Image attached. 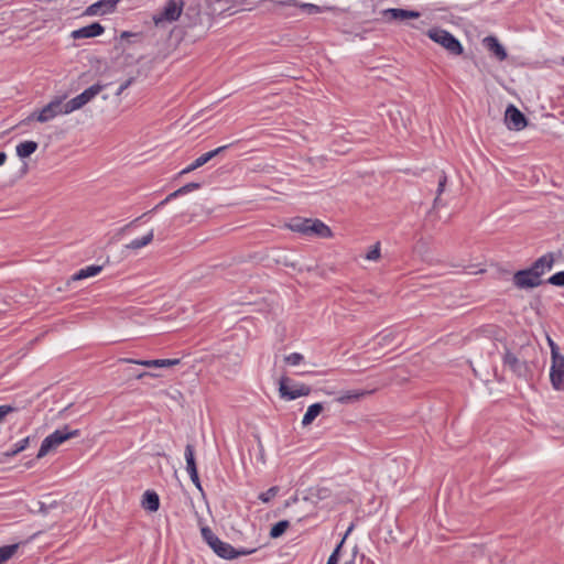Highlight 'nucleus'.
<instances>
[{
  "label": "nucleus",
  "mask_w": 564,
  "mask_h": 564,
  "mask_svg": "<svg viewBox=\"0 0 564 564\" xmlns=\"http://www.w3.org/2000/svg\"><path fill=\"white\" fill-rule=\"evenodd\" d=\"M310 226V236H317L322 238L332 237V230L323 221L318 219H312Z\"/></svg>",
  "instance_id": "obj_20"
},
{
  "label": "nucleus",
  "mask_w": 564,
  "mask_h": 564,
  "mask_svg": "<svg viewBox=\"0 0 564 564\" xmlns=\"http://www.w3.org/2000/svg\"><path fill=\"white\" fill-rule=\"evenodd\" d=\"M184 0H167L161 11L152 17V21L156 28H165L167 24L176 22L183 10Z\"/></svg>",
  "instance_id": "obj_3"
},
{
  "label": "nucleus",
  "mask_w": 564,
  "mask_h": 564,
  "mask_svg": "<svg viewBox=\"0 0 564 564\" xmlns=\"http://www.w3.org/2000/svg\"><path fill=\"white\" fill-rule=\"evenodd\" d=\"M550 343L552 348L551 382L555 390L564 391V356L557 351L556 346L552 341Z\"/></svg>",
  "instance_id": "obj_5"
},
{
  "label": "nucleus",
  "mask_w": 564,
  "mask_h": 564,
  "mask_svg": "<svg viewBox=\"0 0 564 564\" xmlns=\"http://www.w3.org/2000/svg\"><path fill=\"white\" fill-rule=\"evenodd\" d=\"M547 282L556 286H564V271L553 274Z\"/></svg>",
  "instance_id": "obj_35"
},
{
  "label": "nucleus",
  "mask_w": 564,
  "mask_h": 564,
  "mask_svg": "<svg viewBox=\"0 0 564 564\" xmlns=\"http://www.w3.org/2000/svg\"><path fill=\"white\" fill-rule=\"evenodd\" d=\"M105 31L104 26L97 22L91 23L87 26L80 28L72 32L74 39H88L95 37L102 34Z\"/></svg>",
  "instance_id": "obj_17"
},
{
  "label": "nucleus",
  "mask_w": 564,
  "mask_h": 564,
  "mask_svg": "<svg viewBox=\"0 0 564 564\" xmlns=\"http://www.w3.org/2000/svg\"><path fill=\"white\" fill-rule=\"evenodd\" d=\"M394 339V335L392 333H389V334H386L381 337L379 344L381 346H387L389 345L392 340Z\"/></svg>",
  "instance_id": "obj_42"
},
{
  "label": "nucleus",
  "mask_w": 564,
  "mask_h": 564,
  "mask_svg": "<svg viewBox=\"0 0 564 564\" xmlns=\"http://www.w3.org/2000/svg\"><path fill=\"white\" fill-rule=\"evenodd\" d=\"M554 263V257L552 253H547L539 258L533 264L532 270L538 274V276L541 279V276L550 271Z\"/></svg>",
  "instance_id": "obj_18"
},
{
  "label": "nucleus",
  "mask_w": 564,
  "mask_h": 564,
  "mask_svg": "<svg viewBox=\"0 0 564 564\" xmlns=\"http://www.w3.org/2000/svg\"><path fill=\"white\" fill-rule=\"evenodd\" d=\"M131 84H132V78L126 80L123 84L120 85L116 95L117 96L121 95Z\"/></svg>",
  "instance_id": "obj_44"
},
{
  "label": "nucleus",
  "mask_w": 564,
  "mask_h": 564,
  "mask_svg": "<svg viewBox=\"0 0 564 564\" xmlns=\"http://www.w3.org/2000/svg\"><path fill=\"white\" fill-rule=\"evenodd\" d=\"M323 404L314 403L307 408L306 413L303 416L302 424L303 426H307L313 423V421L322 413Z\"/></svg>",
  "instance_id": "obj_26"
},
{
  "label": "nucleus",
  "mask_w": 564,
  "mask_h": 564,
  "mask_svg": "<svg viewBox=\"0 0 564 564\" xmlns=\"http://www.w3.org/2000/svg\"><path fill=\"white\" fill-rule=\"evenodd\" d=\"M120 0H99L86 9L88 15H104L115 11Z\"/></svg>",
  "instance_id": "obj_13"
},
{
  "label": "nucleus",
  "mask_w": 564,
  "mask_h": 564,
  "mask_svg": "<svg viewBox=\"0 0 564 564\" xmlns=\"http://www.w3.org/2000/svg\"><path fill=\"white\" fill-rule=\"evenodd\" d=\"M105 85L101 84H95L87 89H85L82 94L77 95L76 97L72 98L70 100L64 102L65 104V110L68 113H72L76 110L82 109L84 106H86L88 102H90L102 89L105 88Z\"/></svg>",
  "instance_id": "obj_6"
},
{
  "label": "nucleus",
  "mask_w": 564,
  "mask_h": 564,
  "mask_svg": "<svg viewBox=\"0 0 564 564\" xmlns=\"http://www.w3.org/2000/svg\"><path fill=\"white\" fill-rule=\"evenodd\" d=\"M7 161V154L4 152H0V166L4 164Z\"/></svg>",
  "instance_id": "obj_46"
},
{
  "label": "nucleus",
  "mask_w": 564,
  "mask_h": 564,
  "mask_svg": "<svg viewBox=\"0 0 564 564\" xmlns=\"http://www.w3.org/2000/svg\"><path fill=\"white\" fill-rule=\"evenodd\" d=\"M304 359L303 355L299 354V352H293V354H290L288 355L284 360L286 364L291 365V366H296L299 365L302 360Z\"/></svg>",
  "instance_id": "obj_36"
},
{
  "label": "nucleus",
  "mask_w": 564,
  "mask_h": 564,
  "mask_svg": "<svg viewBox=\"0 0 564 564\" xmlns=\"http://www.w3.org/2000/svg\"><path fill=\"white\" fill-rule=\"evenodd\" d=\"M144 377H158V375L152 373V372H147V371H144V372H140V373H138V375L135 376V378H137L138 380H140V379H142V378H144Z\"/></svg>",
  "instance_id": "obj_45"
},
{
  "label": "nucleus",
  "mask_w": 564,
  "mask_h": 564,
  "mask_svg": "<svg viewBox=\"0 0 564 564\" xmlns=\"http://www.w3.org/2000/svg\"><path fill=\"white\" fill-rule=\"evenodd\" d=\"M18 544L4 545L0 547V564L10 560L17 552Z\"/></svg>",
  "instance_id": "obj_29"
},
{
  "label": "nucleus",
  "mask_w": 564,
  "mask_h": 564,
  "mask_svg": "<svg viewBox=\"0 0 564 564\" xmlns=\"http://www.w3.org/2000/svg\"><path fill=\"white\" fill-rule=\"evenodd\" d=\"M290 523L286 520L275 523L270 531V536L273 539L280 538L289 528Z\"/></svg>",
  "instance_id": "obj_30"
},
{
  "label": "nucleus",
  "mask_w": 564,
  "mask_h": 564,
  "mask_svg": "<svg viewBox=\"0 0 564 564\" xmlns=\"http://www.w3.org/2000/svg\"><path fill=\"white\" fill-rule=\"evenodd\" d=\"M290 379L282 377L279 382V391L282 398L288 400H295L300 397L308 395L311 388L304 383H295L290 386Z\"/></svg>",
  "instance_id": "obj_7"
},
{
  "label": "nucleus",
  "mask_w": 564,
  "mask_h": 564,
  "mask_svg": "<svg viewBox=\"0 0 564 564\" xmlns=\"http://www.w3.org/2000/svg\"><path fill=\"white\" fill-rule=\"evenodd\" d=\"M427 35L432 41L442 45L449 53L455 55H460L463 53V46L459 41L446 30L434 28L427 31Z\"/></svg>",
  "instance_id": "obj_4"
},
{
  "label": "nucleus",
  "mask_w": 564,
  "mask_h": 564,
  "mask_svg": "<svg viewBox=\"0 0 564 564\" xmlns=\"http://www.w3.org/2000/svg\"><path fill=\"white\" fill-rule=\"evenodd\" d=\"M153 236H154L153 230H150L142 238L134 239L131 242H129L128 245H126V248L132 249V250L143 248V247L148 246L149 243H151V241L153 240Z\"/></svg>",
  "instance_id": "obj_28"
},
{
  "label": "nucleus",
  "mask_w": 564,
  "mask_h": 564,
  "mask_svg": "<svg viewBox=\"0 0 564 564\" xmlns=\"http://www.w3.org/2000/svg\"><path fill=\"white\" fill-rule=\"evenodd\" d=\"M202 536L204 541L210 546L214 547L215 544L219 541V539L214 534V532L208 527H203Z\"/></svg>",
  "instance_id": "obj_31"
},
{
  "label": "nucleus",
  "mask_w": 564,
  "mask_h": 564,
  "mask_svg": "<svg viewBox=\"0 0 564 564\" xmlns=\"http://www.w3.org/2000/svg\"><path fill=\"white\" fill-rule=\"evenodd\" d=\"M79 435V430H70L67 425L61 430H56L43 440L36 457L42 458L46 456L51 451L57 448L64 442Z\"/></svg>",
  "instance_id": "obj_2"
},
{
  "label": "nucleus",
  "mask_w": 564,
  "mask_h": 564,
  "mask_svg": "<svg viewBox=\"0 0 564 564\" xmlns=\"http://www.w3.org/2000/svg\"><path fill=\"white\" fill-rule=\"evenodd\" d=\"M563 63H564V57H563Z\"/></svg>",
  "instance_id": "obj_48"
},
{
  "label": "nucleus",
  "mask_w": 564,
  "mask_h": 564,
  "mask_svg": "<svg viewBox=\"0 0 564 564\" xmlns=\"http://www.w3.org/2000/svg\"><path fill=\"white\" fill-rule=\"evenodd\" d=\"M383 15L388 20H408V19L419 18L420 13L416 11L404 10V9H387L383 11Z\"/></svg>",
  "instance_id": "obj_19"
},
{
  "label": "nucleus",
  "mask_w": 564,
  "mask_h": 564,
  "mask_svg": "<svg viewBox=\"0 0 564 564\" xmlns=\"http://www.w3.org/2000/svg\"><path fill=\"white\" fill-rule=\"evenodd\" d=\"M29 442H30V438L25 437V438L19 441L18 443H15L14 448L11 452V455H17L20 452L24 451L28 447Z\"/></svg>",
  "instance_id": "obj_37"
},
{
  "label": "nucleus",
  "mask_w": 564,
  "mask_h": 564,
  "mask_svg": "<svg viewBox=\"0 0 564 564\" xmlns=\"http://www.w3.org/2000/svg\"><path fill=\"white\" fill-rule=\"evenodd\" d=\"M380 258V246L376 243L371 250L366 254V259L370 261H376Z\"/></svg>",
  "instance_id": "obj_38"
},
{
  "label": "nucleus",
  "mask_w": 564,
  "mask_h": 564,
  "mask_svg": "<svg viewBox=\"0 0 564 564\" xmlns=\"http://www.w3.org/2000/svg\"><path fill=\"white\" fill-rule=\"evenodd\" d=\"M212 550L220 557L223 558H227V560H231V558H235L239 555H247V554H250L251 551H245V550H240V551H237L234 549L232 545H230L229 543L227 542H223L221 540H219L214 547H212Z\"/></svg>",
  "instance_id": "obj_12"
},
{
  "label": "nucleus",
  "mask_w": 564,
  "mask_h": 564,
  "mask_svg": "<svg viewBox=\"0 0 564 564\" xmlns=\"http://www.w3.org/2000/svg\"><path fill=\"white\" fill-rule=\"evenodd\" d=\"M102 270L101 265H88L77 271L73 276V281H80L97 275Z\"/></svg>",
  "instance_id": "obj_25"
},
{
  "label": "nucleus",
  "mask_w": 564,
  "mask_h": 564,
  "mask_svg": "<svg viewBox=\"0 0 564 564\" xmlns=\"http://www.w3.org/2000/svg\"><path fill=\"white\" fill-rule=\"evenodd\" d=\"M37 143L35 141H23L15 148L17 155L21 159L29 158L37 150Z\"/></svg>",
  "instance_id": "obj_24"
},
{
  "label": "nucleus",
  "mask_w": 564,
  "mask_h": 564,
  "mask_svg": "<svg viewBox=\"0 0 564 564\" xmlns=\"http://www.w3.org/2000/svg\"><path fill=\"white\" fill-rule=\"evenodd\" d=\"M122 362L134 364L144 366L148 368H164V367H173L180 364V359H152V360H137L131 358H122L120 359Z\"/></svg>",
  "instance_id": "obj_14"
},
{
  "label": "nucleus",
  "mask_w": 564,
  "mask_h": 564,
  "mask_svg": "<svg viewBox=\"0 0 564 564\" xmlns=\"http://www.w3.org/2000/svg\"><path fill=\"white\" fill-rule=\"evenodd\" d=\"M142 507L151 512L158 511L160 507V498L155 491L148 490L143 495Z\"/></svg>",
  "instance_id": "obj_21"
},
{
  "label": "nucleus",
  "mask_w": 564,
  "mask_h": 564,
  "mask_svg": "<svg viewBox=\"0 0 564 564\" xmlns=\"http://www.w3.org/2000/svg\"><path fill=\"white\" fill-rule=\"evenodd\" d=\"M199 187H200L199 183L192 182V183H188V184L180 187L178 193H181V195H185L187 193L198 189Z\"/></svg>",
  "instance_id": "obj_39"
},
{
  "label": "nucleus",
  "mask_w": 564,
  "mask_h": 564,
  "mask_svg": "<svg viewBox=\"0 0 564 564\" xmlns=\"http://www.w3.org/2000/svg\"><path fill=\"white\" fill-rule=\"evenodd\" d=\"M228 147L229 145H221L215 150H212L209 152L202 154L192 164H189L187 167L183 169L180 172V175H185V174L191 173V172L195 171L196 169L203 166L204 164L209 162L213 158H215L219 153L224 152Z\"/></svg>",
  "instance_id": "obj_11"
},
{
  "label": "nucleus",
  "mask_w": 564,
  "mask_h": 564,
  "mask_svg": "<svg viewBox=\"0 0 564 564\" xmlns=\"http://www.w3.org/2000/svg\"><path fill=\"white\" fill-rule=\"evenodd\" d=\"M181 196V193H178V189L174 191L173 193L169 194L165 199H163L162 202H160L150 213H152L153 210H156L159 209L160 207H162L163 205H165L166 203H169L170 200L176 198Z\"/></svg>",
  "instance_id": "obj_41"
},
{
  "label": "nucleus",
  "mask_w": 564,
  "mask_h": 564,
  "mask_svg": "<svg viewBox=\"0 0 564 564\" xmlns=\"http://www.w3.org/2000/svg\"><path fill=\"white\" fill-rule=\"evenodd\" d=\"M482 45L497 61L502 62L507 59L508 54L505 46L494 35L486 36L482 40Z\"/></svg>",
  "instance_id": "obj_10"
},
{
  "label": "nucleus",
  "mask_w": 564,
  "mask_h": 564,
  "mask_svg": "<svg viewBox=\"0 0 564 564\" xmlns=\"http://www.w3.org/2000/svg\"><path fill=\"white\" fill-rule=\"evenodd\" d=\"M271 1L279 6L300 7L301 9L306 10L308 14H317V13H322L324 11L332 10V8H329V7H318L313 3H301L297 0H283V1L282 0H279V1L271 0Z\"/></svg>",
  "instance_id": "obj_16"
},
{
  "label": "nucleus",
  "mask_w": 564,
  "mask_h": 564,
  "mask_svg": "<svg viewBox=\"0 0 564 564\" xmlns=\"http://www.w3.org/2000/svg\"><path fill=\"white\" fill-rule=\"evenodd\" d=\"M189 477H191V480L193 481V484L196 486V488L202 491L203 489H202V485L199 481L198 473L197 471L192 473V474H189Z\"/></svg>",
  "instance_id": "obj_43"
},
{
  "label": "nucleus",
  "mask_w": 564,
  "mask_h": 564,
  "mask_svg": "<svg viewBox=\"0 0 564 564\" xmlns=\"http://www.w3.org/2000/svg\"><path fill=\"white\" fill-rule=\"evenodd\" d=\"M505 122L510 130H523L528 121L524 115L513 105H509L505 112Z\"/></svg>",
  "instance_id": "obj_9"
},
{
  "label": "nucleus",
  "mask_w": 564,
  "mask_h": 564,
  "mask_svg": "<svg viewBox=\"0 0 564 564\" xmlns=\"http://www.w3.org/2000/svg\"><path fill=\"white\" fill-rule=\"evenodd\" d=\"M278 492H279V487L273 486V487L269 488L265 492H261L259 495V499L262 502L268 503L278 495Z\"/></svg>",
  "instance_id": "obj_32"
},
{
  "label": "nucleus",
  "mask_w": 564,
  "mask_h": 564,
  "mask_svg": "<svg viewBox=\"0 0 564 564\" xmlns=\"http://www.w3.org/2000/svg\"><path fill=\"white\" fill-rule=\"evenodd\" d=\"M41 511L44 512V513L46 512V509L44 508L43 505L41 506Z\"/></svg>",
  "instance_id": "obj_47"
},
{
  "label": "nucleus",
  "mask_w": 564,
  "mask_h": 564,
  "mask_svg": "<svg viewBox=\"0 0 564 564\" xmlns=\"http://www.w3.org/2000/svg\"><path fill=\"white\" fill-rule=\"evenodd\" d=\"M185 460H186V470L189 474L196 473V462H195V451L192 444H187L185 447Z\"/></svg>",
  "instance_id": "obj_27"
},
{
  "label": "nucleus",
  "mask_w": 564,
  "mask_h": 564,
  "mask_svg": "<svg viewBox=\"0 0 564 564\" xmlns=\"http://www.w3.org/2000/svg\"><path fill=\"white\" fill-rule=\"evenodd\" d=\"M505 365L510 368L518 377H525L528 373V365L520 360L512 352H507L503 358Z\"/></svg>",
  "instance_id": "obj_15"
},
{
  "label": "nucleus",
  "mask_w": 564,
  "mask_h": 564,
  "mask_svg": "<svg viewBox=\"0 0 564 564\" xmlns=\"http://www.w3.org/2000/svg\"><path fill=\"white\" fill-rule=\"evenodd\" d=\"M59 115H68L65 110L64 98L56 97L52 99L47 105H45L40 110H35L30 113L25 119H23L19 124H29L32 121H37L41 123L48 122L56 118Z\"/></svg>",
  "instance_id": "obj_1"
},
{
  "label": "nucleus",
  "mask_w": 564,
  "mask_h": 564,
  "mask_svg": "<svg viewBox=\"0 0 564 564\" xmlns=\"http://www.w3.org/2000/svg\"><path fill=\"white\" fill-rule=\"evenodd\" d=\"M343 544H344V539L340 541V543L336 546L334 552L330 554L326 564H338Z\"/></svg>",
  "instance_id": "obj_34"
},
{
  "label": "nucleus",
  "mask_w": 564,
  "mask_h": 564,
  "mask_svg": "<svg viewBox=\"0 0 564 564\" xmlns=\"http://www.w3.org/2000/svg\"><path fill=\"white\" fill-rule=\"evenodd\" d=\"M513 283L519 289H532L542 283V280L533 272L532 268L514 273Z\"/></svg>",
  "instance_id": "obj_8"
},
{
  "label": "nucleus",
  "mask_w": 564,
  "mask_h": 564,
  "mask_svg": "<svg viewBox=\"0 0 564 564\" xmlns=\"http://www.w3.org/2000/svg\"><path fill=\"white\" fill-rule=\"evenodd\" d=\"M15 411H17V408H14L12 405H9V404L0 405V423L3 421V419L8 414L13 413Z\"/></svg>",
  "instance_id": "obj_40"
},
{
  "label": "nucleus",
  "mask_w": 564,
  "mask_h": 564,
  "mask_svg": "<svg viewBox=\"0 0 564 564\" xmlns=\"http://www.w3.org/2000/svg\"><path fill=\"white\" fill-rule=\"evenodd\" d=\"M368 393L369 392L364 391V390L346 391V392L340 393L336 398V401L341 404H348V403H352V402L360 400L362 397L367 395Z\"/></svg>",
  "instance_id": "obj_22"
},
{
  "label": "nucleus",
  "mask_w": 564,
  "mask_h": 564,
  "mask_svg": "<svg viewBox=\"0 0 564 564\" xmlns=\"http://www.w3.org/2000/svg\"><path fill=\"white\" fill-rule=\"evenodd\" d=\"M311 220L307 218H294L288 225V227L295 232H300L306 236H310Z\"/></svg>",
  "instance_id": "obj_23"
},
{
  "label": "nucleus",
  "mask_w": 564,
  "mask_h": 564,
  "mask_svg": "<svg viewBox=\"0 0 564 564\" xmlns=\"http://www.w3.org/2000/svg\"><path fill=\"white\" fill-rule=\"evenodd\" d=\"M446 183H447V176L444 173H442V175L438 178L437 196L434 199V205L435 206L441 203L440 196L444 192Z\"/></svg>",
  "instance_id": "obj_33"
}]
</instances>
